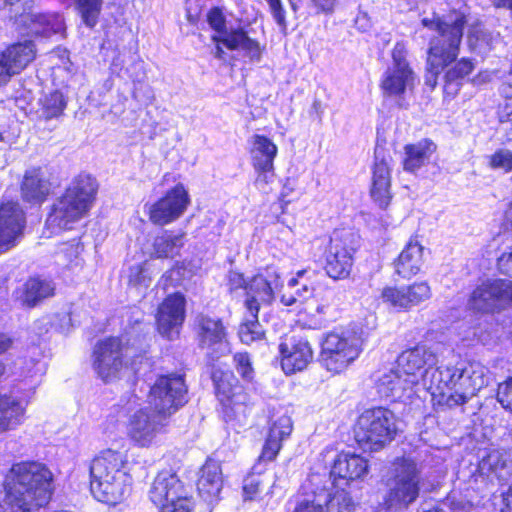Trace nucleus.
<instances>
[{
	"mask_svg": "<svg viewBox=\"0 0 512 512\" xmlns=\"http://www.w3.org/2000/svg\"><path fill=\"white\" fill-rule=\"evenodd\" d=\"M97 192L98 182L90 174L74 177L51 206L45 223L50 235L72 229L94 206Z\"/></svg>",
	"mask_w": 512,
	"mask_h": 512,
	"instance_id": "obj_1",
	"label": "nucleus"
},
{
	"mask_svg": "<svg viewBox=\"0 0 512 512\" xmlns=\"http://www.w3.org/2000/svg\"><path fill=\"white\" fill-rule=\"evenodd\" d=\"M127 454L105 449L90 465V490L100 502L115 505L129 493L131 476L126 472Z\"/></svg>",
	"mask_w": 512,
	"mask_h": 512,
	"instance_id": "obj_2",
	"label": "nucleus"
},
{
	"mask_svg": "<svg viewBox=\"0 0 512 512\" xmlns=\"http://www.w3.org/2000/svg\"><path fill=\"white\" fill-rule=\"evenodd\" d=\"M135 328L122 338L109 337L99 341L93 350V368L105 382L116 378L124 366L134 364L146 351V336Z\"/></svg>",
	"mask_w": 512,
	"mask_h": 512,
	"instance_id": "obj_3",
	"label": "nucleus"
},
{
	"mask_svg": "<svg viewBox=\"0 0 512 512\" xmlns=\"http://www.w3.org/2000/svg\"><path fill=\"white\" fill-rule=\"evenodd\" d=\"M420 481V469L413 459L396 458L386 476L384 505L388 509H406L418 498Z\"/></svg>",
	"mask_w": 512,
	"mask_h": 512,
	"instance_id": "obj_4",
	"label": "nucleus"
},
{
	"mask_svg": "<svg viewBox=\"0 0 512 512\" xmlns=\"http://www.w3.org/2000/svg\"><path fill=\"white\" fill-rule=\"evenodd\" d=\"M397 432L394 413L384 407L366 409L358 417L355 440L364 450L378 451L390 443Z\"/></svg>",
	"mask_w": 512,
	"mask_h": 512,
	"instance_id": "obj_5",
	"label": "nucleus"
},
{
	"mask_svg": "<svg viewBox=\"0 0 512 512\" xmlns=\"http://www.w3.org/2000/svg\"><path fill=\"white\" fill-rule=\"evenodd\" d=\"M33 0H0V11L14 19L15 29L30 36L50 37L63 29V19L56 13L33 12Z\"/></svg>",
	"mask_w": 512,
	"mask_h": 512,
	"instance_id": "obj_6",
	"label": "nucleus"
},
{
	"mask_svg": "<svg viewBox=\"0 0 512 512\" xmlns=\"http://www.w3.org/2000/svg\"><path fill=\"white\" fill-rule=\"evenodd\" d=\"M362 344L361 335L352 330L328 333L322 342L320 362L327 371L341 373L359 357Z\"/></svg>",
	"mask_w": 512,
	"mask_h": 512,
	"instance_id": "obj_7",
	"label": "nucleus"
},
{
	"mask_svg": "<svg viewBox=\"0 0 512 512\" xmlns=\"http://www.w3.org/2000/svg\"><path fill=\"white\" fill-rule=\"evenodd\" d=\"M149 497L160 512H191L193 508L190 489L171 471L158 473L150 488Z\"/></svg>",
	"mask_w": 512,
	"mask_h": 512,
	"instance_id": "obj_8",
	"label": "nucleus"
},
{
	"mask_svg": "<svg viewBox=\"0 0 512 512\" xmlns=\"http://www.w3.org/2000/svg\"><path fill=\"white\" fill-rule=\"evenodd\" d=\"M187 401V386L181 375L159 376L150 387L148 395L150 407L167 419Z\"/></svg>",
	"mask_w": 512,
	"mask_h": 512,
	"instance_id": "obj_9",
	"label": "nucleus"
},
{
	"mask_svg": "<svg viewBox=\"0 0 512 512\" xmlns=\"http://www.w3.org/2000/svg\"><path fill=\"white\" fill-rule=\"evenodd\" d=\"M422 23L425 27L436 30L439 37L432 39L427 59V73L425 83L434 88L437 84L439 75L445 84L448 83V40L446 33L448 31V23L441 18L428 19L424 18Z\"/></svg>",
	"mask_w": 512,
	"mask_h": 512,
	"instance_id": "obj_10",
	"label": "nucleus"
},
{
	"mask_svg": "<svg viewBox=\"0 0 512 512\" xmlns=\"http://www.w3.org/2000/svg\"><path fill=\"white\" fill-rule=\"evenodd\" d=\"M512 304V280L488 279L477 286L469 299L471 309L490 313Z\"/></svg>",
	"mask_w": 512,
	"mask_h": 512,
	"instance_id": "obj_11",
	"label": "nucleus"
},
{
	"mask_svg": "<svg viewBox=\"0 0 512 512\" xmlns=\"http://www.w3.org/2000/svg\"><path fill=\"white\" fill-rule=\"evenodd\" d=\"M283 287L280 271L275 267H267L248 280L246 299L247 311L259 313L261 306H269L275 300V293Z\"/></svg>",
	"mask_w": 512,
	"mask_h": 512,
	"instance_id": "obj_12",
	"label": "nucleus"
},
{
	"mask_svg": "<svg viewBox=\"0 0 512 512\" xmlns=\"http://www.w3.org/2000/svg\"><path fill=\"white\" fill-rule=\"evenodd\" d=\"M406 57L407 49L404 43H396L392 50V64L385 71L381 81L385 95L400 96L414 87L416 77Z\"/></svg>",
	"mask_w": 512,
	"mask_h": 512,
	"instance_id": "obj_13",
	"label": "nucleus"
},
{
	"mask_svg": "<svg viewBox=\"0 0 512 512\" xmlns=\"http://www.w3.org/2000/svg\"><path fill=\"white\" fill-rule=\"evenodd\" d=\"M167 424L168 419L151 407L140 409L130 416L127 435L135 445L149 447Z\"/></svg>",
	"mask_w": 512,
	"mask_h": 512,
	"instance_id": "obj_14",
	"label": "nucleus"
},
{
	"mask_svg": "<svg viewBox=\"0 0 512 512\" xmlns=\"http://www.w3.org/2000/svg\"><path fill=\"white\" fill-rule=\"evenodd\" d=\"M198 347L206 350L212 360L219 359L227 349L226 329L219 318L200 314L195 320Z\"/></svg>",
	"mask_w": 512,
	"mask_h": 512,
	"instance_id": "obj_15",
	"label": "nucleus"
},
{
	"mask_svg": "<svg viewBox=\"0 0 512 512\" xmlns=\"http://www.w3.org/2000/svg\"><path fill=\"white\" fill-rule=\"evenodd\" d=\"M190 204L188 191L182 184H177L166 194L150 205L149 219L153 224L166 225L177 220Z\"/></svg>",
	"mask_w": 512,
	"mask_h": 512,
	"instance_id": "obj_16",
	"label": "nucleus"
},
{
	"mask_svg": "<svg viewBox=\"0 0 512 512\" xmlns=\"http://www.w3.org/2000/svg\"><path fill=\"white\" fill-rule=\"evenodd\" d=\"M352 234L334 233L326 257V271L333 279L345 278L350 274L353 265V253L351 246Z\"/></svg>",
	"mask_w": 512,
	"mask_h": 512,
	"instance_id": "obj_17",
	"label": "nucleus"
},
{
	"mask_svg": "<svg viewBox=\"0 0 512 512\" xmlns=\"http://www.w3.org/2000/svg\"><path fill=\"white\" fill-rule=\"evenodd\" d=\"M355 504L345 490L330 495L326 491L299 499L292 512H354Z\"/></svg>",
	"mask_w": 512,
	"mask_h": 512,
	"instance_id": "obj_18",
	"label": "nucleus"
},
{
	"mask_svg": "<svg viewBox=\"0 0 512 512\" xmlns=\"http://www.w3.org/2000/svg\"><path fill=\"white\" fill-rule=\"evenodd\" d=\"M281 366L286 374L304 370L313 360L309 341L301 335L286 336L279 345Z\"/></svg>",
	"mask_w": 512,
	"mask_h": 512,
	"instance_id": "obj_19",
	"label": "nucleus"
},
{
	"mask_svg": "<svg viewBox=\"0 0 512 512\" xmlns=\"http://www.w3.org/2000/svg\"><path fill=\"white\" fill-rule=\"evenodd\" d=\"M185 303L182 294L174 293L167 296L158 308L157 329L168 340H173L179 335V330L185 319Z\"/></svg>",
	"mask_w": 512,
	"mask_h": 512,
	"instance_id": "obj_20",
	"label": "nucleus"
},
{
	"mask_svg": "<svg viewBox=\"0 0 512 512\" xmlns=\"http://www.w3.org/2000/svg\"><path fill=\"white\" fill-rule=\"evenodd\" d=\"M35 45L31 40L14 43L0 54V85L20 73L34 58Z\"/></svg>",
	"mask_w": 512,
	"mask_h": 512,
	"instance_id": "obj_21",
	"label": "nucleus"
},
{
	"mask_svg": "<svg viewBox=\"0 0 512 512\" xmlns=\"http://www.w3.org/2000/svg\"><path fill=\"white\" fill-rule=\"evenodd\" d=\"M25 223V214L19 203L7 201L0 205V252L15 246Z\"/></svg>",
	"mask_w": 512,
	"mask_h": 512,
	"instance_id": "obj_22",
	"label": "nucleus"
},
{
	"mask_svg": "<svg viewBox=\"0 0 512 512\" xmlns=\"http://www.w3.org/2000/svg\"><path fill=\"white\" fill-rule=\"evenodd\" d=\"M391 158L381 156L375 152V161L372 167L370 194L380 208H386L392 198L391 193Z\"/></svg>",
	"mask_w": 512,
	"mask_h": 512,
	"instance_id": "obj_23",
	"label": "nucleus"
},
{
	"mask_svg": "<svg viewBox=\"0 0 512 512\" xmlns=\"http://www.w3.org/2000/svg\"><path fill=\"white\" fill-rule=\"evenodd\" d=\"M430 295V287L425 282L401 288L386 287L381 293L383 301L397 309H410L428 299Z\"/></svg>",
	"mask_w": 512,
	"mask_h": 512,
	"instance_id": "obj_24",
	"label": "nucleus"
},
{
	"mask_svg": "<svg viewBox=\"0 0 512 512\" xmlns=\"http://www.w3.org/2000/svg\"><path fill=\"white\" fill-rule=\"evenodd\" d=\"M431 355L424 347L403 351L397 359V369L405 377L406 386H416L427 372L425 366Z\"/></svg>",
	"mask_w": 512,
	"mask_h": 512,
	"instance_id": "obj_25",
	"label": "nucleus"
},
{
	"mask_svg": "<svg viewBox=\"0 0 512 512\" xmlns=\"http://www.w3.org/2000/svg\"><path fill=\"white\" fill-rule=\"evenodd\" d=\"M483 384L480 377L471 375L466 363H457L450 373V401L463 404L475 395Z\"/></svg>",
	"mask_w": 512,
	"mask_h": 512,
	"instance_id": "obj_26",
	"label": "nucleus"
},
{
	"mask_svg": "<svg viewBox=\"0 0 512 512\" xmlns=\"http://www.w3.org/2000/svg\"><path fill=\"white\" fill-rule=\"evenodd\" d=\"M450 86L452 80L462 79L469 75L473 68L474 63L467 58H462L455 61V44L459 43L462 35L463 28L466 22L465 15L450 11Z\"/></svg>",
	"mask_w": 512,
	"mask_h": 512,
	"instance_id": "obj_27",
	"label": "nucleus"
},
{
	"mask_svg": "<svg viewBox=\"0 0 512 512\" xmlns=\"http://www.w3.org/2000/svg\"><path fill=\"white\" fill-rule=\"evenodd\" d=\"M292 430V420L288 415H273L270 419L269 432L259 459L261 461L274 460L282 447V442L290 436Z\"/></svg>",
	"mask_w": 512,
	"mask_h": 512,
	"instance_id": "obj_28",
	"label": "nucleus"
},
{
	"mask_svg": "<svg viewBox=\"0 0 512 512\" xmlns=\"http://www.w3.org/2000/svg\"><path fill=\"white\" fill-rule=\"evenodd\" d=\"M481 474H494L501 484L512 479V453L504 449H490L478 464Z\"/></svg>",
	"mask_w": 512,
	"mask_h": 512,
	"instance_id": "obj_29",
	"label": "nucleus"
},
{
	"mask_svg": "<svg viewBox=\"0 0 512 512\" xmlns=\"http://www.w3.org/2000/svg\"><path fill=\"white\" fill-rule=\"evenodd\" d=\"M368 473L367 461L355 454L341 453L337 456L331 469V476L334 477L337 485L339 481L347 484L350 481L362 479Z\"/></svg>",
	"mask_w": 512,
	"mask_h": 512,
	"instance_id": "obj_30",
	"label": "nucleus"
},
{
	"mask_svg": "<svg viewBox=\"0 0 512 512\" xmlns=\"http://www.w3.org/2000/svg\"><path fill=\"white\" fill-rule=\"evenodd\" d=\"M424 246L417 237L411 238L395 262V271L402 278L418 274L423 266Z\"/></svg>",
	"mask_w": 512,
	"mask_h": 512,
	"instance_id": "obj_31",
	"label": "nucleus"
},
{
	"mask_svg": "<svg viewBox=\"0 0 512 512\" xmlns=\"http://www.w3.org/2000/svg\"><path fill=\"white\" fill-rule=\"evenodd\" d=\"M213 41L222 43L229 50H241L250 59L259 60L261 51L259 43L251 39L243 28H230L222 35L213 36Z\"/></svg>",
	"mask_w": 512,
	"mask_h": 512,
	"instance_id": "obj_32",
	"label": "nucleus"
},
{
	"mask_svg": "<svg viewBox=\"0 0 512 512\" xmlns=\"http://www.w3.org/2000/svg\"><path fill=\"white\" fill-rule=\"evenodd\" d=\"M223 485V477L220 463L208 459L200 470L197 489L200 496L206 501L218 497Z\"/></svg>",
	"mask_w": 512,
	"mask_h": 512,
	"instance_id": "obj_33",
	"label": "nucleus"
},
{
	"mask_svg": "<svg viewBox=\"0 0 512 512\" xmlns=\"http://www.w3.org/2000/svg\"><path fill=\"white\" fill-rule=\"evenodd\" d=\"M436 144L430 139H422L414 144L404 146L403 169L415 172L426 165L436 151Z\"/></svg>",
	"mask_w": 512,
	"mask_h": 512,
	"instance_id": "obj_34",
	"label": "nucleus"
},
{
	"mask_svg": "<svg viewBox=\"0 0 512 512\" xmlns=\"http://www.w3.org/2000/svg\"><path fill=\"white\" fill-rule=\"evenodd\" d=\"M50 183L39 168L27 170L21 185L23 199L27 202L41 203L49 194Z\"/></svg>",
	"mask_w": 512,
	"mask_h": 512,
	"instance_id": "obj_35",
	"label": "nucleus"
},
{
	"mask_svg": "<svg viewBox=\"0 0 512 512\" xmlns=\"http://www.w3.org/2000/svg\"><path fill=\"white\" fill-rule=\"evenodd\" d=\"M415 386H406L405 377L396 370L385 373L378 381L377 389L381 396L392 401L408 399Z\"/></svg>",
	"mask_w": 512,
	"mask_h": 512,
	"instance_id": "obj_36",
	"label": "nucleus"
},
{
	"mask_svg": "<svg viewBox=\"0 0 512 512\" xmlns=\"http://www.w3.org/2000/svg\"><path fill=\"white\" fill-rule=\"evenodd\" d=\"M184 243V232L164 230L153 241V254L157 258H173L179 254Z\"/></svg>",
	"mask_w": 512,
	"mask_h": 512,
	"instance_id": "obj_37",
	"label": "nucleus"
},
{
	"mask_svg": "<svg viewBox=\"0 0 512 512\" xmlns=\"http://www.w3.org/2000/svg\"><path fill=\"white\" fill-rule=\"evenodd\" d=\"M216 394L220 401L227 406L237 404V396L242 388L237 384L238 380L230 372L215 371L212 374Z\"/></svg>",
	"mask_w": 512,
	"mask_h": 512,
	"instance_id": "obj_38",
	"label": "nucleus"
},
{
	"mask_svg": "<svg viewBox=\"0 0 512 512\" xmlns=\"http://www.w3.org/2000/svg\"><path fill=\"white\" fill-rule=\"evenodd\" d=\"M277 146L266 136L254 135L250 151L253 168L272 167L277 155Z\"/></svg>",
	"mask_w": 512,
	"mask_h": 512,
	"instance_id": "obj_39",
	"label": "nucleus"
},
{
	"mask_svg": "<svg viewBox=\"0 0 512 512\" xmlns=\"http://www.w3.org/2000/svg\"><path fill=\"white\" fill-rule=\"evenodd\" d=\"M54 291L55 285L51 280L33 277L25 283L23 301L29 307H33L43 299L53 296Z\"/></svg>",
	"mask_w": 512,
	"mask_h": 512,
	"instance_id": "obj_40",
	"label": "nucleus"
},
{
	"mask_svg": "<svg viewBox=\"0 0 512 512\" xmlns=\"http://www.w3.org/2000/svg\"><path fill=\"white\" fill-rule=\"evenodd\" d=\"M238 335L241 342L246 345H250L264 338L265 330L258 320V313L247 311V315L239 327Z\"/></svg>",
	"mask_w": 512,
	"mask_h": 512,
	"instance_id": "obj_41",
	"label": "nucleus"
},
{
	"mask_svg": "<svg viewBox=\"0 0 512 512\" xmlns=\"http://www.w3.org/2000/svg\"><path fill=\"white\" fill-rule=\"evenodd\" d=\"M495 37L482 26H476L469 31V46L479 52H486L491 49Z\"/></svg>",
	"mask_w": 512,
	"mask_h": 512,
	"instance_id": "obj_42",
	"label": "nucleus"
},
{
	"mask_svg": "<svg viewBox=\"0 0 512 512\" xmlns=\"http://www.w3.org/2000/svg\"><path fill=\"white\" fill-rule=\"evenodd\" d=\"M84 24L93 28L97 22L102 9V0H77Z\"/></svg>",
	"mask_w": 512,
	"mask_h": 512,
	"instance_id": "obj_43",
	"label": "nucleus"
},
{
	"mask_svg": "<svg viewBox=\"0 0 512 512\" xmlns=\"http://www.w3.org/2000/svg\"><path fill=\"white\" fill-rule=\"evenodd\" d=\"M289 288L292 289L293 292L285 293L280 298V302L285 306L304 304L312 299L315 292V287L303 284Z\"/></svg>",
	"mask_w": 512,
	"mask_h": 512,
	"instance_id": "obj_44",
	"label": "nucleus"
},
{
	"mask_svg": "<svg viewBox=\"0 0 512 512\" xmlns=\"http://www.w3.org/2000/svg\"><path fill=\"white\" fill-rule=\"evenodd\" d=\"M66 107V100L60 91H54L44 99L43 110L45 118L51 119L62 115Z\"/></svg>",
	"mask_w": 512,
	"mask_h": 512,
	"instance_id": "obj_45",
	"label": "nucleus"
},
{
	"mask_svg": "<svg viewBox=\"0 0 512 512\" xmlns=\"http://www.w3.org/2000/svg\"><path fill=\"white\" fill-rule=\"evenodd\" d=\"M506 491L494 493L489 499V512H512V479Z\"/></svg>",
	"mask_w": 512,
	"mask_h": 512,
	"instance_id": "obj_46",
	"label": "nucleus"
},
{
	"mask_svg": "<svg viewBox=\"0 0 512 512\" xmlns=\"http://www.w3.org/2000/svg\"><path fill=\"white\" fill-rule=\"evenodd\" d=\"M489 165L492 169L504 172L512 171V150L498 149L489 156Z\"/></svg>",
	"mask_w": 512,
	"mask_h": 512,
	"instance_id": "obj_47",
	"label": "nucleus"
},
{
	"mask_svg": "<svg viewBox=\"0 0 512 512\" xmlns=\"http://www.w3.org/2000/svg\"><path fill=\"white\" fill-rule=\"evenodd\" d=\"M319 272L307 268L298 270L294 276H292L287 283L288 287H297L298 285H309L316 288V284L319 278Z\"/></svg>",
	"mask_w": 512,
	"mask_h": 512,
	"instance_id": "obj_48",
	"label": "nucleus"
},
{
	"mask_svg": "<svg viewBox=\"0 0 512 512\" xmlns=\"http://www.w3.org/2000/svg\"><path fill=\"white\" fill-rule=\"evenodd\" d=\"M82 246L79 241L73 239L71 242L65 243L59 252V256L65 258L64 264L66 266H78L80 265L79 255L82 251Z\"/></svg>",
	"mask_w": 512,
	"mask_h": 512,
	"instance_id": "obj_49",
	"label": "nucleus"
},
{
	"mask_svg": "<svg viewBox=\"0 0 512 512\" xmlns=\"http://www.w3.org/2000/svg\"><path fill=\"white\" fill-rule=\"evenodd\" d=\"M496 396L502 408L512 413V375L498 384Z\"/></svg>",
	"mask_w": 512,
	"mask_h": 512,
	"instance_id": "obj_50",
	"label": "nucleus"
},
{
	"mask_svg": "<svg viewBox=\"0 0 512 512\" xmlns=\"http://www.w3.org/2000/svg\"><path fill=\"white\" fill-rule=\"evenodd\" d=\"M268 5L270 12L272 14V17L276 24L278 25L280 31L286 35L287 34V20H286V11L283 7L281 0H265Z\"/></svg>",
	"mask_w": 512,
	"mask_h": 512,
	"instance_id": "obj_51",
	"label": "nucleus"
},
{
	"mask_svg": "<svg viewBox=\"0 0 512 512\" xmlns=\"http://www.w3.org/2000/svg\"><path fill=\"white\" fill-rule=\"evenodd\" d=\"M233 359L235 368L242 378L248 381L251 380L254 371L248 353H236Z\"/></svg>",
	"mask_w": 512,
	"mask_h": 512,
	"instance_id": "obj_52",
	"label": "nucleus"
},
{
	"mask_svg": "<svg viewBox=\"0 0 512 512\" xmlns=\"http://www.w3.org/2000/svg\"><path fill=\"white\" fill-rule=\"evenodd\" d=\"M262 479L260 475H248L243 481V495L245 500H252L259 493Z\"/></svg>",
	"mask_w": 512,
	"mask_h": 512,
	"instance_id": "obj_53",
	"label": "nucleus"
},
{
	"mask_svg": "<svg viewBox=\"0 0 512 512\" xmlns=\"http://www.w3.org/2000/svg\"><path fill=\"white\" fill-rule=\"evenodd\" d=\"M150 277L147 269L142 265H135L130 268L129 283L134 286H145L150 284Z\"/></svg>",
	"mask_w": 512,
	"mask_h": 512,
	"instance_id": "obj_54",
	"label": "nucleus"
},
{
	"mask_svg": "<svg viewBox=\"0 0 512 512\" xmlns=\"http://www.w3.org/2000/svg\"><path fill=\"white\" fill-rule=\"evenodd\" d=\"M257 176L255 179V185L261 189L265 190L266 187L273 182L275 173H274V166L272 167H261V168H254Z\"/></svg>",
	"mask_w": 512,
	"mask_h": 512,
	"instance_id": "obj_55",
	"label": "nucleus"
},
{
	"mask_svg": "<svg viewBox=\"0 0 512 512\" xmlns=\"http://www.w3.org/2000/svg\"><path fill=\"white\" fill-rule=\"evenodd\" d=\"M500 129L507 131V139H512V106L505 105L499 110Z\"/></svg>",
	"mask_w": 512,
	"mask_h": 512,
	"instance_id": "obj_56",
	"label": "nucleus"
},
{
	"mask_svg": "<svg viewBox=\"0 0 512 512\" xmlns=\"http://www.w3.org/2000/svg\"><path fill=\"white\" fill-rule=\"evenodd\" d=\"M208 22L219 35H222L223 32L227 30L225 28V17L219 8H212L210 10L208 13Z\"/></svg>",
	"mask_w": 512,
	"mask_h": 512,
	"instance_id": "obj_57",
	"label": "nucleus"
},
{
	"mask_svg": "<svg viewBox=\"0 0 512 512\" xmlns=\"http://www.w3.org/2000/svg\"><path fill=\"white\" fill-rule=\"evenodd\" d=\"M247 284L248 281L244 278L242 273L229 271L227 274V286L231 293L239 289H244L246 291Z\"/></svg>",
	"mask_w": 512,
	"mask_h": 512,
	"instance_id": "obj_58",
	"label": "nucleus"
},
{
	"mask_svg": "<svg viewBox=\"0 0 512 512\" xmlns=\"http://www.w3.org/2000/svg\"><path fill=\"white\" fill-rule=\"evenodd\" d=\"M308 6L316 10L317 14H332L337 0H308Z\"/></svg>",
	"mask_w": 512,
	"mask_h": 512,
	"instance_id": "obj_59",
	"label": "nucleus"
},
{
	"mask_svg": "<svg viewBox=\"0 0 512 512\" xmlns=\"http://www.w3.org/2000/svg\"><path fill=\"white\" fill-rule=\"evenodd\" d=\"M498 258V269L502 274L512 275V247Z\"/></svg>",
	"mask_w": 512,
	"mask_h": 512,
	"instance_id": "obj_60",
	"label": "nucleus"
},
{
	"mask_svg": "<svg viewBox=\"0 0 512 512\" xmlns=\"http://www.w3.org/2000/svg\"><path fill=\"white\" fill-rule=\"evenodd\" d=\"M448 387V383L444 382L443 386L441 384H438L435 387H431L432 389V396L435 397L437 395L441 396L443 401H448V398L445 399V388Z\"/></svg>",
	"mask_w": 512,
	"mask_h": 512,
	"instance_id": "obj_61",
	"label": "nucleus"
},
{
	"mask_svg": "<svg viewBox=\"0 0 512 512\" xmlns=\"http://www.w3.org/2000/svg\"><path fill=\"white\" fill-rule=\"evenodd\" d=\"M492 5L496 8H505L512 11V0H490Z\"/></svg>",
	"mask_w": 512,
	"mask_h": 512,
	"instance_id": "obj_62",
	"label": "nucleus"
},
{
	"mask_svg": "<svg viewBox=\"0 0 512 512\" xmlns=\"http://www.w3.org/2000/svg\"><path fill=\"white\" fill-rule=\"evenodd\" d=\"M11 339L0 333V353L5 352L11 346Z\"/></svg>",
	"mask_w": 512,
	"mask_h": 512,
	"instance_id": "obj_63",
	"label": "nucleus"
},
{
	"mask_svg": "<svg viewBox=\"0 0 512 512\" xmlns=\"http://www.w3.org/2000/svg\"><path fill=\"white\" fill-rule=\"evenodd\" d=\"M311 110L318 116L319 119H321L323 109H322V103L320 100L315 99L313 101Z\"/></svg>",
	"mask_w": 512,
	"mask_h": 512,
	"instance_id": "obj_64",
	"label": "nucleus"
}]
</instances>
